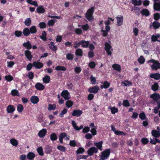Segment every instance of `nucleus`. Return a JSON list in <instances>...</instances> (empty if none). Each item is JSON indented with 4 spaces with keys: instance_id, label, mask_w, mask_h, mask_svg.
Returning <instances> with one entry per match:
<instances>
[{
    "instance_id": "f257e3e1",
    "label": "nucleus",
    "mask_w": 160,
    "mask_h": 160,
    "mask_svg": "<svg viewBox=\"0 0 160 160\" xmlns=\"http://www.w3.org/2000/svg\"><path fill=\"white\" fill-rule=\"evenodd\" d=\"M94 7H91L85 13L86 18L89 21H92L94 19L93 14L94 11Z\"/></svg>"
},
{
    "instance_id": "f03ea898",
    "label": "nucleus",
    "mask_w": 160,
    "mask_h": 160,
    "mask_svg": "<svg viewBox=\"0 0 160 160\" xmlns=\"http://www.w3.org/2000/svg\"><path fill=\"white\" fill-rule=\"evenodd\" d=\"M110 149H106L103 151L100 157V160H105L107 159L110 155Z\"/></svg>"
},
{
    "instance_id": "7ed1b4c3",
    "label": "nucleus",
    "mask_w": 160,
    "mask_h": 160,
    "mask_svg": "<svg viewBox=\"0 0 160 160\" xmlns=\"http://www.w3.org/2000/svg\"><path fill=\"white\" fill-rule=\"evenodd\" d=\"M148 62L153 63V64L151 66V68L152 70H157L160 68V63L157 60L152 59L148 61Z\"/></svg>"
},
{
    "instance_id": "20e7f679",
    "label": "nucleus",
    "mask_w": 160,
    "mask_h": 160,
    "mask_svg": "<svg viewBox=\"0 0 160 160\" xmlns=\"http://www.w3.org/2000/svg\"><path fill=\"white\" fill-rule=\"evenodd\" d=\"M105 47L104 49L107 52L108 55L111 56L112 54V52H111V51L112 50V49L110 50L112 48V46L109 43L107 42L105 43Z\"/></svg>"
},
{
    "instance_id": "39448f33",
    "label": "nucleus",
    "mask_w": 160,
    "mask_h": 160,
    "mask_svg": "<svg viewBox=\"0 0 160 160\" xmlns=\"http://www.w3.org/2000/svg\"><path fill=\"white\" fill-rule=\"evenodd\" d=\"M153 8L157 11H160V0H153Z\"/></svg>"
},
{
    "instance_id": "423d86ee",
    "label": "nucleus",
    "mask_w": 160,
    "mask_h": 160,
    "mask_svg": "<svg viewBox=\"0 0 160 160\" xmlns=\"http://www.w3.org/2000/svg\"><path fill=\"white\" fill-rule=\"evenodd\" d=\"M98 151V148L95 147H93L89 148L87 151V153L89 155L91 156L93 155V153H97Z\"/></svg>"
},
{
    "instance_id": "0eeeda50",
    "label": "nucleus",
    "mask_w": 160,
    "mask_h": 160,
    "mask_svg": "<svg viewBox=\"0 0 160 160\" xmlns=\"http://www.w3.org/2000/svg\"><path fill=\"white\" fill-rule=\"evenodd\" d=\"M100 88L97 85L92 88H88V92L91 93H96L98 92Z\"/></svg>"
},
{
    "instance_id": "6e6552de",
    "label": "nucleus",
    "mask_w": 160,
    "mask_h": 160,
    "mask_svg": "<svg viewBox=\"0 0 160 160\" xmlns=\"http://www.w3.org/2000/svg\"><path fill=\"white\" fill-rule=\"evenodd\" d=\"M61 95L66 100H68L70 98L69 92L67 90H63L61 93Z\"/></svg>"
},
{
    "instance_id": "1a4fd4ad",
    "label": "nucleus",
    "mask_w": 160,
    "mask_h": 160,
    "mask_svg": "<svg viewBox=\"0 0 160 160\" xmlns=\"http://www.w3.org/2000/svg\"><path fill=\"white\" fill-rule=\"evenodd\" d=\"M150 98L153 99L156 102H157L160 99V95L158 93H154L152 94Z\"/></svg>"
},
{
    "instance_id": "9d476101",
    "label": "nucleus",
    "mask_w": 160,
    "mask_h": 160,
    "mask_svg": "<svg viewBox=\"0 0 160 160\" xmlns=\"http://www.w3.org/2000/svg\"><path fill=\"white\" fill-rule=\"evenodd\" d=\"M33 66L36 68L40 69L43 67V64L38 61H34L33 62Z\"/></svg>"
},
{
    "instance_id": "9b49d317",
    "label": "nucleus",
    "mask_w": 160,
    "mask_h": 160,
    "mask_svg": "<svg viewBox=\"0 0 160 160\" xmlns=\"http://www.w3.org/2000/svg\"><path fill=\"white\" fill-rule=\"evenodd\" d=\"M82 113V112L81 110H75L72 112V115L73 116L78 117L80 116Z\"/></svg>"
},
{
    "instance_id": "f8f14e48",
    "label": "nucleus",
    "mask_w": 160,
    "mask_h": 160,
    "mask_svg": "<svg viewBox=\"0 0 160 160\" xmlns=\"http://www.w3.org/2000/svg\"><path fill=\"white\" fill-rule=\"evenodd\" d=\"M117 20V24L118 26H121L123 22V17L122 16H118L116 17Z\"/></svg>"
},
{
    "instance_id": "ddd939ff",
    "label": "nucleus",
    "mask_w": 160,
    "mask_h": 160,
    "mask_svg": "<svg viewBox=\"0 0 160 160\" xmlns=\"http://www.w3.org/2000/svg\"><path fill=\"white\" fill-rule=\"evenodd\" d=\"M150 77L156 80H158L160 79V74L158 73H152L150 75Z\"/></svg>"
},
{
    "instance_id": "4468645a",
    "label": "nucleus",
    "mask_w": 160,
    "mask_h": 160,
    "mask_svg": "<svg viewBox=\"0 0 160 160\" xmlns=\"http://www.w3.org/2000/svg\"><path fill=\"white\" fill-rule=\"evenodd\" d=\"M30 100L33 104H37L39 101V98L37 96H32Z\"/></svg>"
},
{
    "instance_id": "2eb2a0df",
    "label": "nucleus",
    "mask_w": 160,
    "mask_h": 160,
    "mask_svg": "<svg viewBox=\"0 0 160 160\" xmlns=\"http://www.w3.org/2000/svg\"><path fill=\"white\" fill-rule=\"evenodd\" d=\"M25 54L28 60L30 61L32 58L31 52L28 50H26L25 52Z\"/></svg>"
},
{
    "instance_id": "dca6fc26",
    "label": "nucleus",
    "mask_w": 160,
    "mask_h": 160,
    "mask_svg": "<svg viewBox=\"0 0 160 160\" xmlns=\"http://www.w3.org/2000/svg\"><path fill=\"white\" fill-rule=\"evenodd\" d=\"M47 132L46 129L43 128L39 132L38 135L40 138H43L45 136Z\"/></svg>"
},
{
    "instance_id": "f3484780",
    "label": "nucleus",
    "mask_w": 160,
    "mask_h": 160,
    "mask_svg": "<svg viewBox=\"0 0 160 160\" xmlns=\"http://www.w3.org/2000/svg\"><path fill=\"white\" fill-rule=\"evenodd\" d=\"M35 87L37 90H43L44 88V86L42 84L39 82L37 83L36 84Z\"/></svg>"
},
{
    "instance_id": "a211bd4d",
    "label": "nucleus",
    "mask_w": 160,
    "mask_h": 160,
    "mask_svg": "<svg viewBox=\"0 0 160 160\" xmlns=\"http://www.w3.org/2000/svg\"><path fill=\"white\" fill-rule=\"evenodd\" d=\"M141 13L143 16L146 17L150 15V12L149 10L147 9H143L141 12Z\"/></svg>"
},
{
    "instance_id": "6ab92c4d",
    "label": "nucleus",
    "mask_w": 160,
    "mask_h": 160,
    "mask_svg": "<svg viewBox=\"0 0 160 160\" xmlns=\"http://www.w3.org/2000/svg\"><path fill=\"white\" fill-rule=\"evenodd\" d=\"M15 110V108L12 105H8L7 108V111L8 113H12Z\"/></svg>"
},
{
    "instance_id": "aec40b11",
    "label": "nucleus",
    "mask_w": 160,
    "mask_h": 160,
    "mask_svg": "<svg viewBox=\"0 0 160 160\" xmlns=\"http://www.w3.org/2000/svg\"><path fill=\"white\" fill-rule=\"evenodd\" d=\"M152 135L155 137L158 138L160 136V133L159 131L153 130L152 132Z\"/></svg>"
},
{
    "instance_id": "412c9836",
    "label": "nucleus",
    "mask_w": 160,
    "mask_h": 160,
    "mask_svg": "<svg viewBox=\"0 0 160 160\" xmlns=\"http://www.w3.org/2000/svg\"><path fill=\"white\" fill-rule=\"evenodd\" d=\"M37 12L38 13H44L45 10L42 6H39L37 9Z\"/></svg>"
},
{
    "instance_id": "4be33fe9",
    "label": "nucleus",
    "mask_w": 160,
    "mask_h": 160,
    "mask_svg": "<svg viewBox=\"0 0 160 160\" xmlns=\"http://www.w3.org/2000/svg\"><path fill=\"white\" fill-rule=\"evenodd\" d=\"M102 143L103 141H101L98 142H95L94 144L97 147L98 149L101 151L102 150Z\"/></svg>"
},
{
    "instance_id": "5701e85b",
    "label": "nucleus",
    "mask_w": 160,
    "mask_h": 160,
    "mask_svg": "<svg viewBox=\"0 0 160 160\" xmlns=\"http://www.w3.org/2000/svg\"><path fill=\"white\" fill-rule=\"evenodd\" d=\"M156 137H153L152 139L150 138V142L152 144H155L157 143H160V140L156 138Z\"/></svg>"
},
{
    "instance_id": "b1692460",
    "label": "nucleus",
    "mask_w": 160,
    "mask_h": 160,
    "mask_svg": "<svg viewBox=\"0 0 160 160\" xmlns=\"http://www.w3.org/2000/svg\"><path fill=\"white\" fill-rule=\"evenodd\" d=\"M10 143L13 146L17 147L18 144V141L14 138H12L10 140Z\"/></svg>"
},
{
    "instance_id": "393cba45",
    "label": "nucleus",
    "mask_w": 160,
    "mask_h": 160,
    "mask_svg": "<svg viewBox=\"0 0 160 160\" xmlns=\"http://www.w3.org/2000/svg\"><path fill=\"white\" fill-rule=\"evenodd\" d=\"M81 45L82 47L84 48H88L90 42L88 41H85V40H82L81 41Z\"/></svg>"
},
{
    "instance_id": "a878e982",
    "label": "nucleus",
    "mask_w": 160,
    "mask_h": 160,
    "mask_svg": "<svg viewBox=\"0 0 160 160\" xmlns=\"http://www.w3.org/2000/svg\"><path fill=\"white\" fill-rule=\"evenodd\" d=\"M157 102L158 105L157 107H155L154 108V112L155 114H157L158 112V110L160 108V100H158L156 102Z\"/></svg>"
},
{
    "instance_id": "bb28decb",
    "label": "nucleus",
    "mask_w": 160,
    "mask_h": 160,
    "mask_svg": "<svg viewBox=\"0 0 160 160\" xmlns=\"http://www.w3.org/2000/svg\"><path fill=\"white\" fill-rule=\"evenodd\" d=\"M159 88V85L157 82H154L151 87L152 89L154 91H157Z\"/></svg>"
},
{
    "instance_id": "cd10ccee",
    "label": "nucleus",
    "mask_w": 160,
    "mask_h": 160,
    "mask_svg": "<svg viewBox=\"0 0 160 160\" xmlns=\"http://www.w3.org/2000/svg\"><path fill=\"white\" fill-rule=\"evenodd\" d=\"M35 157V154L32 152H29L27 155V158L29 160H32Z\"/></svg>"
},
{
    "instance_id": "c85d7f7f",
    "label": "nucleus",
    "mask_w": 160,
    "mask_h": 160,
    "mask_svg": "<svg viewBox=\"0 0 160 160\" xmlns=\"http://www.w3.org/2000/svg\"><path fill=\"white\" fill-rule=\"evenodd\" d=\"M50 80V77L48 75L45 76L42 79L43 82L46 83H49Z\"/></svg>"
},
{
    "instance_id": "c756f323",
    "label": "nucleus",
    "mask_w": 160,
    "mask_h": 160,
    "mask_svg": "<svg viewBox=\"0 0 160 160\" xmlns=\"http://www.w3.org/2000/svg\"><path fill=\"white\" fill-rule=\"evenodd\" d=\"M45 152L47 154L50 153L52 151V148L51 147L47 145L45 148Z\"/></svg>"
},
{
    "instance_id": "7c9ffc66",
    "label": "nucleus",
    "mask_w": 160,
    "mask_h": 160,
    "mask_svg": "<svg viewBox=\"0 0 160 160\" xmlns=\"http://www.w3.org/2000/svg\"><path fill=\"white\" fill-rule=\"evenodd\" d=\"M51 46L49 47V48L53 51H56L57 49V48L55 45L54 42H50Z\"/></svg>"
},
{
    "instance_id": "2f4dec72",
    "label": "nucleus",
    "mask_w": 160,
    "mask_h": 160,
    "mask_svg": "<svg viewBox=\"0 0 160 160\" xmlns=\"http://www.w3.org/2000/svg\"><path fill=\"white\" fill-rule=\"evenodd\" d=\"M82 51L81 49L78 48L76 50L75 52V54L76 55L79 56H82Z\"/></svg>"
},
{
    "instance_id": "473e14b6",
    "label": "nucleus",
    "mask_w": 160,
    "mask_h": 160,
    "mask_svg": "<svg viewBox=\"0 0 160 160\" xmlns=\"http://www.w3.org/2000/svg\"><path fill=\"white\" fill-rule=\"evenodd\" d=\"M29 30L30 33L31 34H35L36 33L37 31L36 26H35L31 27Z\"/></svg>"
},
{
    "instance_id": "72a5a7b5",
    "label": "nucleus",
    "mask_w": 160,
    "mask_h": 160,
    "mask_svg": "<svg viewBox=\"0 0 160 160\" xmlns=\"http://www.w3.org/2000/svg\"><path fill=\"white\" fill-rule=\"evenodd\" d=\"M23 45L24 47H26L28 49H30L32 48L31 44L30 43L29 41L24 43L23 44Z\"/></svg>"
},
{
    "instance_id": "f704fd0d",
    "label": "nucleus",
    "mask_w": 160,
    "mask_h": 160,
    "mask_svg": "<svg viewBox=\"0 0 160 160\" xmlns=\"http://www.w3.org/2000/svg\"><path fill=\"white\" fill-rule=\"evenodd\" d=\"M23 33L25 36H28L30 34L29 29L28 28H25L23 31Z\"/></svg>"
},
{
    "instance_id": "c9c22d12",
    "label": "nucleus",
    "mask_w": 160,
    "mask_h": 160,
    "mask_svg": "<svg viewBox=\"0 0 160 160\" xmlns=\"http://www.w3.org/2000/svg\"><path fill=\"white\" fill-rule=\"evenodd\" d=\"M112 68L115 70L118 71H120L121 70V67L118 64H114L112 65Z\"/></svg>"
},
{
    "instance_id": "e433bc0d",
    "label": "nucleus",
    "mask_w": 160,
    "mask_h": 160,
    "mask_svg": "<svg viewBox=\"0 0 160 160\" xmlns=\"http://www.w3.org/2000/svg\"><path fill=\"white\" fill-rule=\"evenodd\" d=\"M132 4L135 6H139L142 3V1L141 0H139L137 1V0H132Z\"/></svg>"
},
{
    "instance_id": "4c0bfd02",
    "label": "nucleus",
    "mask_w": 160,
    "mask_h": 160,
    "mask_svg": "<svg viewBox=\"0 0 160 160\" xmlns=\"http://www.w3.org/2000/svg\"><path fill=\"white\" fill-rule=\"evenodd\" d=\"M152 26L154 29H158L160 26V23L158 22L154 21L152 23Z\"/></svg>"
},
{
    "instance_id": "58836bf2",
    "label": "nucleus",
    "mask_w": 160,
    "mask_h": 160,
    "mask_svg": "<svg viewBox=\"0 0 160 160\" xmlns=\"http://www.w3.org/2000/svg\"><path fill=\"white\" fill-rule=\"evenodd\" d=\"M32 21L30 18H28L26 19L24 21L25 24L27 26H30L31 23Z\"/></svg>"
},
{
    "instance_id": "ea45409f",
    "label": "nucleus",
    "mask_w": 160,
    "mask_h": 160,
    "mask_svg": "<svg viewBox=\"0 0 160 160\" xmlns=\"http://www.w3.org/2000/svg\"><path fill=\"white\" fill-rule=\"evenodd\" d=\"M24 109L23 106L20 104L18 105L17 107V111L19 112H22Z\"/></svg>"
},
{
    "instance_id": "a19ab883",
    "label": "nucleus",
    "mask_w": 160,
    "mask_h": 160,
    "mask_svg": "<svg viewBox=\"0 0 160 160\" xmlns=\"http://www.w3.org/2000/svg\"><path fill=\"white\" fill-rule=\"evenodd\" d=\"M50 139L52 141H55L57 139V136L55 133H53L50 135Z\"/></svg>"
},
{
    "instance_id": "79ce46f5",
    "label": "nucleus",
    "mask_w": 160,
    "mask_h": 160,
    "mask_svg": "<svg viewBox=\"0 0 160 160\" xmlns=\"http://www.w3.org/2000/svg\"><path fill=\"white\" fill-rule=\"evenodd\" d=\"M11 94L13 96H19V92L16 89H13L11 91Z\"/></svg>"
},
{
    "instance_id": "37998d69",
    "label": "nucleus",
    "mask_w": 160,
    "mask_h": 160,
    "mask_svg": "<svg viewBox=\"0 0 160 160\" xmlns=\"http://www.w3.org/2000/svg\"><path fill=\"white\" fill-rule=\"evenodd\" d=\"M73 102L71 100L67 101L66 102L65 105L68 108H70L73 105Z\"/></svg>"
},
{
    "instance_id": "c03bdc74",
    "label": "nucleus",
    "mask_w": 160,
    "mask_h": 160,
    "mask_svg": "<svg viewBox=\"0 0 160 160\" xmlns=\"http://www.w3.org/2000/svg\"><path fill=\"white\" fill-rule=\"evenodd\" d=\"M37 150L39 155L43 156V152L42 147H40L37 149Z\"/></svg>"
},
{
    "instance_id": "a18cd8bd",
    "label": "nucleus",
    "mask_w": 160,
    "mask_h": 160,
    "mask_svg": "<svg viewBox=\"0 0 160 160\" xmlns=\"http://www.w3.org/2000/svg\"><path fill=\"white\" fill-rule=\"evenodd\" d=\"M55 69L57 71L61 70L65 71L66 70V68L64 66H58L56 67Z\"/></svg>"
},
{
    "instance_id": "49530a36",
    "label": "nucleus",
    "mask_w": 160,
    "mask_h": 160,
    "mask_svg": "<svg viewBox=\"0 0 160 160\" xmlns=\"http://www.w3.org/2000/svg\"><path fill=\"white\" fill-rule=\"evenodd\" d=\"M56 108V107L55 104H53V105H52L51 104H49L48 105V109L49 111L54 110Z\"/></svg>"
},
{
    "instance_id": "de8ad7c7",
    "label": "nucleus",
    "mask_w": 160,
    "mask_h": 160,
    "mask_svg": "<svg viewBox=\"0 0 160 160\" xmlns=\"http://www.w3.org/2000/svg\"><path fill=\"white\" fill-rule=\"evenodd\" d=\"M138 61L140 64H143L145 61V59L142 56H141L138 59Z\"/></svg>"
},
{
    "instance_id": "09e8293b",
    "label": "nucleus",
    "mask_w": 160,
    "mask_h": 160,
    "mask_svg": "<svg viewBox=\"0 0 160 160\" xmlns=\"http://www.w3.org/2000/svg\"><path fill=\"white\" fill-rule=\"evenodd\" d=\"M5 79L8 81L10 82L13 80V78L12 76L8 75L5 76Z\"/></svg>"
},
{
    "instance_id": "8fccbe9b",
    "label": "nucleus",
    "mask_w": 160,
    "mask_h": 160,
    "mask_svg": "<svg viewBox=\"0 0 160 160\" xmlns=\"http://www.w3.org/2000/svg\"><path fill=\"white\" fill-rule=\"evenodd\" d=\"M141 141L143 144L145 145L148 142L149 140L147 138H142L141 140Z\"/></svg>"
},
{
    "instance_id": "3c124183",
    "label": "nucleus",
    "mask_w": 160,
    "mask_h": 160,
    "mask_svg": "<svg viewBox=\"0 0 160 160\" xmlns=\"http://www.w3.org/2000/svg\"><path fill=\"white\" fill-rule=\"evenodd\" d=\"M66 58L68 60H72L73 58V55L70 53H68L66 55Z\"/></svg>"
},
{
    "instance_id": "603ef678",
    "label": "nucleus",
    "mask_w": 160,
    "mask_h": 160,
    "mask_svg": "<svg viewBox=\"0 0 160 160\" xmlns=\"http://www.w3.org/2000/svg\"><path fill=\"white\" fill-rule=\"evenodd\" d=\"M42 34V36H40V38L44 41H46L47 39L46 38V32L45 31H43Z\"/></svg>"
},
{
    "instance_id": "864d4df0",
    "label": "nucleus",
    "mask_w": 160,
    "mask_h": 160,
    "mask_svg": "<svg viewBox=\"0 0 160 160\" xmlns=\"http://www.w3.org/2000/svg\"><path fill=\"white\" fill-rule=\"evenodd\" d=\"M160 18V15L158 13H156L154 14V18L156 21L158 20Z\"/></svg>"
},
{
    "instance_id": "5fc2aeb1",
    "label": "nucleus",
    "mask_w": 160,
    "mask_h": 160,
    "mask_svg": "<svg viewBox=\"0 0 160 160\" xmlns=\"http://www.w3.org/2000/svg\"><path fill=\"white\" fill-rule=\"evenodd\" d=\"M84 149L82 148H79L76 151L77 154L82 153L84 152Z\"/></svg>"
},
{
    "instance_id": "6e6d98bb",
    "label": "nucleus",
    "mask_w": 160,
    "mask_h": 160,
    "mask_svg": "<svg viewBox=\"0 0 160 160\" xmlns=\"http://www.w3.org/2000/svg\"><path fill=\"white\" fill-rule=\"evenodd\" d=\"M97 127L92 128L91 129L90 131L92 135L94 136L97 134Z\"/></svg>"
},
{
    "instance_id": "4d7b16f0",
    "label": "nucleus",
    "mask_w": 160,
    "mask_h": 160,
    "mask_svg": "<svg viewBox=\"0 0 160 160\" xmlns=\"http://www.w3.org/2000/svg\"><path fill=\"white\" fill-rule=\"evenodd\" d=\"M72 124L74 128L77 130L78 131V127L76 123L74 121H72Z\"/></svg>"
},
{
    "instance_id": "13d9d810",
    "label": "nucleus",
    "mask_w": 160,
    "mask_h": 160,
    "mask_svg": "<svg viewBox=\"0 0 160 160\" xmlns=\"http://www.w3.org/2000/svg\"><path fill=\"white\" fill-rule=\"evenodd\" d=\"M123 105L125 107H129L130 104L128 100H124L123 102Z\"/></svg>"
},
{
    "instance_id": "bf43d9fd",
    "label": "nucleus",
    "mask_w": 160,
    "mask_h": 160,
    "mask_svg": "<svg viewBox=\"0 0 160 160\" xmlns=\"http://www.w3.org/2000/svg\"><path fill=\"white\" fill-rule=\"evenodd\" d=\"M139 117L141 120H144L146 118V115L144 112H142L139 114Z\"/></svg>"
},
{
    "instance_id": "052dcab7",
    "label": "nucleus",
    "mask_w": 160,
    "mask_h": 160,
    "mask_svg": "<svg viewBox=\"0 0 160 160\" xmlns=\"http://www.w3.org/2000/svg\"><path fill=\"white\" fill-rule=\"evenodd\" d=\"M67 112V110L65 108L63 110H62L61 113L59 114V116L61 117H63L64 116V115Z\"/></svg>"
},
{
    "instance_id": "680f3d73",
    "label": "nucleus",
    "mask_w": 160,
    "mask_h": 160,
    "mask_svg": "<svg viewBox=\"0 0 160 160\" xmlns=\"http://www.w3.org/2000/svg\"><path fill=\"white\" fill-rule=\"evenodd\" d=\"M69 145L71 146L75 147L76 146V142L74 140H71L69 142Z\"/></svg>"
},
{
    "instance_id": "e2e57ef3",
    "label": "nucleus",
    "mask_w": 160,
    "mask_h": 160,
    "mask_svg": "<svg viewBox=\"0 0 160 160\" xmlns=\"http://www.w3.org/2000/svg\"><path fill=\"white\" fill-rule=\"evenodd\" d=\"M57 148L58 150L63 152L65 151L66 149L65 147L62 146H59L57 147Z\"/></svg>"
},
{
    "instance_id": "0e129e2a",
    "label": "nucleus",
    "mask_w": 160,
    "mask_h": 160,
    "mask_svg": "<svg viewBox=\"0 0 160 160\" xmlns=\"http://www.w3.org/2000/svg\"><path fill=\"white\" fill-rule=\"evenodd\" d=\"M103 85L104 88H107L109 87L110 83L107 81H106L104 82Z\"/></svg>"
},
{
    "instance_id": "69168bd1",
    "label": "nucleus",
    "mask_w": 160,
    "mask_h": 160,
    "mask_svg": "<svg viewBox=\"0 0 160 160\" xmlns=\"http://www.w3.org/2000/svg\"><path fill=\"white\" fill-rule=\"evenodd\" d=\"M111 110V112L113 114H114L118 111V109L115 107L112 108Z\"/></svg>"
},
{
    "instance_id": "338daca9",
    "label": "nucleus",
    "mask_w": 160,
    "mask_h": 160,
    "mask_svg": "<svg viewBox=\"0 0 160 160\" xmlns=\"http://www.w3.org/2000/svg\"><path fill=\"white\" fill-rule=\"evenodd\" d=\"M22 34V32L20 31H16L15 32V35L17 37L20 36Z\"/></svg>"
},
{
    "instance_id": "774afa93",
    "label": "nucleus",
    "mask_w": 160,
    "mask_h": 160,
    "mask_svg": "<svg viewBox=\"0 0 160 160\" xmlns=\"http://www.w3.org/2000/svg\"><path fill=\"white\" fill-rule=\"evenodd\" d=\"M90 131V128L88 127H86L82 130V132L83 133H86Z\"/></svg>"
}]
</instances>
